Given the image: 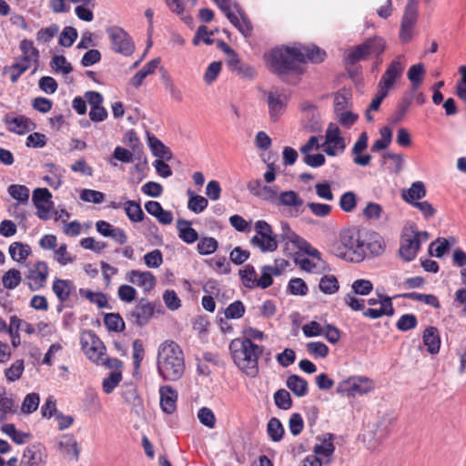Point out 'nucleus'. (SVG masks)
<instances>
[{"mask_svg":"<svg viewBox=\"0 0 466 466\" xmlns=\"http://www.w3.org/2000/svg\"><path fill=\"white\" fill-rule=\"evenodd\" d=\"M79 294L81 297H84L86 299H88L91 303L96 304L98 307V309L110 308L106 295L102 292H94L90 289H80Z\"/></svg>","mask_w":466,"mask_h":466,"instance_id":"36","label":"nucleus"},{"mask_svg":"<svg viewBox=\"0 0 466 466\" xmlns=\"http://www.w3.org/2000/svg\"><path fill=\"white\" fill-rule=\"evenodd\" d=\"M353 384L351 385V391L353 397L356 395H363L372 391L375 388L374 382L371 379L365 376H352Z\"/></svg>","mask_w":466,"mask_h":466,"instance_id":"31","label":"nucleus"},{"mask_svg":"<svg viewBox=\"0 0 466 466\" xmlns=\"http://www.w3.org/2000/svg\"><path fill=\"white\" fill-rule=\"evenodd\" d=\"M451 248V243L444 238H438L429 246V255L436 258H442Z\"/></svg>","mask_w":466,"mask_h":466,"instance_id":"38","label":"nucleus"},{"mask_svg":"<svg viewBox=\"0 0 466 466\" xmlns=\"http://www.w3.org/2000/svg\"><path fill=\"white\" fill-rule=\"evenodd\" d=\"M124 209L127 216V218L132 222H141L144 218L145 214L139 205V203L134 201V200H127L124 203Z\"/></svg>","mask_w":466,"mask_h":466,"instance_id":"39","label":"nucleus"},{"mask_svg":"<svg viewBox=\"0 0 466 466\" xmlns=\"http://www.w3.org/2000/svg\"><path fill=\"white\" fill-rule=\"evenodd\" d=\"M51 198L52 194L46 187H37L33 191L32 201L35 207L53 203Z\"/></svg>","mask_w":466,"mask_h":466,"instance_id":"60","label":"nucleus"},{"mask_svg":"<svg viewBox=\"0 0 466 466\" xmlns=\"http://www.w3.org/2000/svg\"><path fill=\"white\" fill-rule=\"evenodd\" d=\"M267 432L270 440L277 442L282 440L285 430L280 420L273 417L268 422Z\"/></svg>","mask_w":466,"mask_h":466,"instance_id":"40","label":"nucleus"},{"mask_svg":"<svg viewBox=\"0 0 466 466\" xmlns=\"http://www.w3.org/2000/svg\"><path fill=\"white\" fill-rule=\"evenodd\" d=\"M229 351L234 363L247 376L255 378L258 374V360L263 353V348L249 339H234L229 343Z\"/></svg>","mask_w":466,"mask_h":466,"instance_id":"3","label":"nucleus"},{"mask_svg":"<svg viewBox=\"0 0 466 466\" xmlns=\"http://www.w3.org/2000/svg\"><path fill=\"white\" fill-rule=\"evenodd\" d=\"M369 56L366 53L364 46L360 44L348 50V53L344 58V62L347 66H354L357 63L367 60Z\"/></svg>","mask_w":466,"mask_h":466,"instance_id":"35","label":"nucleus"},{"mask_svg":"<svg viewBox=\"0 0 466 466\" xmlns=\"http://www.w3.org/2000/svg\"><path fill=\"white\" fill-rule=\"evenodd\" d=\"M48 274L49 268L46 262L39 260L35 263L25 275L30 290L36 291L43 289L46 285Z\"/></svg>","mask_w":466,"mask_h":466,"instance_id":"8","label":"nucleus"},{"mask_svg":"<svg viewBox=\"0 0 466 466\" xmlns=\"http://www.w3.org/2000/svg\"><path fill=\"white\" fill-rule=\"evenodd\" d=\"M21 281V273L16 268H10L4 274L2 278L3 286L6 289H15L20 285Z\"/></svg>","mask_w":466,"mask_h":466,"instance_id":"46","label":"nucleus"},{"mask_svg":"<svg viewBox=\"0 0 466 466\" xmlns=\"http://www.w3.org/2000/svg\"><path fill=\"white\" fill-rule=\"evenodd\" d=\"M365 254L371 257L380 256L385 250V242L381 236L375 232L364 235Z\"/></svg>","mask_w":466,"mask_h":466,"instance_id":"16","label":"nucleus"},{"mask_svg":"<svg viewBox=\"0 0 466 466\" xmlns=\"http://www.w3.org/2000/svg\"><path fill=\"white\" fill-rule=\"evenodd\" d=\"M426 196V187L423 182H413L410 188L401 192L402 199L411 206Z\"/></svg>","mask_w":466,"mask_h":466,"instance_id":"23","label":"nucleus"},{"mask_svg":"<svg viewBox=\"0 0 466 466\" xmlns=\"http://www.w3.org/2000/svg\"><path fill=\"white\" fill-rule=\"evenodd\" d=\"M218 247V242L212 237L202 238L198 243L197 249L200 255H209L214 253Z\"/></svg>","mask_w":466,"mask_h":466,"instance_id":"52","label":"nucleus"},{"mask_svg":"<svg viewBox=\"0 0 466 466\" xmlns=\"http://www.w3.org/2000/svg\"><path fill=\"white\" fill-rule=\"evenodd\" d=\"M250 244L258 248L262 253L273 252L278 248L279 236L277 234L266 235V237L256 235L251 238Z\"/></svg>","mask_w":466,"mask_h":466,"instance_id":"20","label":"nucleus"},{"mask_svg":"<svg viewBox=\"0 0 466 466\" xmlns=\"http://www.w3.org/2000/svg\"><path fill=\"white\" fill-rule=\"evenodd\" d=\"M50 66L56 72H62L65 75H67L73 71L71 63L67 62L64 56H54L50 61Z\"/></svg>","mask_w":466,"mask_h":466,"instance_id":"57","label":"nucleus"},{"mask_svg":"<svg viewBox=\"0 0 466 466\" xmlns=\"http://www.w3.org/2000/svg\"><path fill=\"white\" fill-rule=\"evenodd\" d=\"M418 325L417 317L414 314H403L396 323V327L400 331L413 329Z\"/></svg>","mask_w":466,"mask_h":466,"instance_id":"64","label":"nucleus"},{"mask_svg":"<svg viewBox=\"0 0 466 466\" xmlns=\"http://www.w3.org/2000/svg\"><path fill=\"white\" fill-rule=\"evenodd\" d=\"M369 143V136L366 131H363L359 136L357 141L354 143L353 147L351 149V153L355 156L353 158V162L360 167H367L370 165L371 160V156L370 154H362L368 147Z\"/></svg>","mask_w":466,"mask_h":466,"instance_id":"11","label":"nucleus"},{"mask_svg":"<svg viewBox=\"0 0 466 466\" xmlns=\"http://www.w3.org/2000/svg\"><path fill=\"white\" fill-rule=\"evenodd\" d=\"M234 8L238 12L239 17L236 15V20H229V22L245 36L248 37L251 35L253 26L247 15L240 8L239 5L235 3Z\"/></svg>","mask_w":466,"mask_h":466,"instance_id":"26","label":"nucleus"},{"mask_svg":"<svg viewBox=\"0 0 466 466\" xmlns=\"http://www.w3.org/2000/svg\"><path fill=\"white\" fill-rule=\"evenodd\" d=\"M9 195L20 203H27L29 199V188L24 185L12 184L8 187Z\"/></svg>","mask_w":466,"mask_h":466,"instance_id":"48","label":"nucleus"},{"mask_svg":"<svg viewBox=\"0 0 466 466\" xmlns=\"http://www.w3.org/2000/svg\"><path fill=\"white\" fill-rule=\"evenodd\" d=\"M418 18V1L409 0L404 10L401 22L405 23V26L414 25Z\"/></svg>","mask_w":466,"mask_h":466,"instance_id":"45","label":"nucleus"},{"mask_svg":"<svg viewBox=\"0 0 466 466\" xmlns=\"http://www.w3.org/2000/svg\"><path fill=\"white\" fill-rule=\"evenodd\" d=\"M8 251L12 259L20 263L25 261L32 253L31 248L28 244H24L18 241L13 242L9 246Z\"/></svg>","mask_w":466,"mask_h":466,"instance_id":"32","label":"nucleus"},{"mask_svg":"<svg viewBox=\"0 0 466 466\" xmlns=\"http://www.w3.org/2000/svg\"><path fill=\"white\" fill-rule=\"evenodd\" d=\"M307 351L316 358H325L329 354V347L320 341H311L306 345Z\"/></svg>","mask_w":466,"mask_h":466,"instance_id":"63","label":"nucleus"},{"mask_svg":"<svg viewBox=\"0 0 466 466\" xmlns=\"http://www.w3.org/2000/svg\"><path fill=\"white\" fill-rule=\"evenodd\" d=\"M104 322L110 331L122 332L125 329V322L118 313L105 314Z\"/></svg>","mask_w":466,"mask_h":466,"instance_id":"44","label":"nucleus"},{"mask_svg":"<svg viewBox=\"0 0 466 466\" xmlns=\"http://www.w3.org/2000/svg\"><path fill=\"white\" fill-rule=\"evenodd\" d=\"M288 291L295 296H305L309 291V288L302 279L293 278L289 281Z\"/></svg>","mask_w":466,"mask_h":466,"instance_id":"58","label":"nucleus"},{"mask_svg":"<svg viewBox=\"0 0 466 466\" xmlns=\"http://www.w3.org/2000/svg\"><path fill=\"white\" fill-rule=\"evenodd\" d=\"M380 138L376 140L371 147L370 150L372 152H379L380 150L386 149L392 140V131L389 127H383L380 130Z\"/></svg>","mask_w":466,"mask_h":466,"instance_id":"41","label":"nucleus"},{"mask_svg":"<svg viewBox=\"0 0 466 466\" xmlns=\"http://www.w3.org/2000/svg\"><path fill=\"white\" fill-rule=\"evenodd\" d=\"M335 446L333 444V435L329 434L328 439H324L321 444H316L313 448L314 455H322L331 457L334 453Z\"/></svg>","mask_w":466,"mask_h":466,"instance_id":"51","label":"nucleus"},{"mask_svg":"<svg viewBox=\"0 0 466 466\" xmlns=\"http://www.w3.org/2000/svg\"><path fill=\"white\" fill-rule=\"evenodd\" d=\"M42 446L34 444L27 446L24 451L19 466H45Z\"/></svg>","mask_w":466,"mask_h":466,"instance_id":"14","label":"nucleus"},{"mask_svg":"<svg viewBox=\"0 0 466 466\" xmlns=\"http://www.w3.org/2000/svg\"><path fill=\"white\" fill-rule=\"evenodd\" d=\"M425 74L423 64L419 63L412 65L407 74L408 79L410 81L412 89L416 90L421 84L422 76Z\"/></svg>","mask_w":466,"mask_h":466,"instance_id":"43","label":"nucleus"},{"mask_svg":"<svg viewBox=\"0 0 466 466\" xmlns=\"http://www.w3.org/2000/svg\"><path fill=\"white\" fill-rule=\"evenodd\" d=\"M155 312L154 305L146 298L138 300L134 309L127 314V319L138 327L148 323Z\"/></svg>","mask_w":466,"mask_h":466,"instance_id":"7","label":"nucleus"},{"mask_svg":"<svg viewBox=\"0 0 466 466\" xmlns=\"http://www.w3.org/2000/svg\"><path fill=\"white\" fill-rule=\"evenodd\" d=\"M326 142L338 146L341 152L345 149L344 138L340 136V130L339 127L332 123H330L327 128Z\"/></svg>","mask_w":466,"mask_h":466,"instance_id":"42","label":"nucleus"},{"mask_svg":"<svg viewBox=\"0 0 466 466\" xmlns=\"http://www.w3.org/2000/svg\"><path fill=\"white\" fill-rule=\"evenodd\" d=\"M245 306L241 300H236L230 303L225 309L224 315L226 319H238L245 314Z\"/></svg>","mask_w":466,"mask_h":466,"instance_id":"55","label":"nucleus"},{"mask_svg":"<svg viewBox=\"0 0 466 466\" xmlns=\"http://www.w3.org/2000/svg\"><path fill=\"white\" fill-rule=\"evenodd\" d=\"M229 70L236 72L241 78L254 79L257 76V70L254 66L242 62L237 56L234 58H228L227 61Z\"/></svg>","mask_w":466,"mask_h":466,"instance_id":"17","label":"nucleus"},{"mask_svg":"<svg viewBox=\"0 0 466 466\" xmlns=\"http://www.w3.org/2000/svg\"><path fill=\"white\" fill-rule=\"evenodd\" d=\"M261 276L259 279H257L256 282H251V285H255V288L258 287L263 289L270 287L273 283V276H279V271L276 270L275 272L272 270V266H263L260 269Z\"/></svg>","mask_w":466,"mask_h":466,"instance_id":"37","label":"nucleus"},{"mask_svg":"<svg viewBox=\"0 0 466 466\" xmlns=\"http://www.w3.org/2000/svg\"><path fill=\"white\" fill-rule=\"evenodd\" d=\"M335 255L346 261L352 263H360L366 258L364 238H361V243H355L352 248L335 252Z\"/></svg>","mask_w":466,"mask_h":466,"instance_id":"21","label":"nucleus"},{"mask_svg":"<svg viewBox=\"0 0 466 466\" xmlns=\"http://www.w3.org/2000/svg\"><path fill=\"white\" fill-rule=\"evenodd\" d=\"M3 121L8 131L18 135H24L35 127V123L25 116H14L7 114Z\"/></svg>","mask_w":466,"mask_h":466,"instance_id":"10","label":"nucleus"},{"mask_svg":"<svg viewBox=\"0 0 466 466\" xmlns=\"http://www.w3.org/2000/svg\"><path fill=\"white\" fill-rule=\"evenodd\" d=\"M127 280L142 288L145 292L152 290L157 284V279L150 271H139L136 269H132L127 273Z\"/></svg>","mask_w":466,"mask_h":466,"instance_id":"12","label":"nucleus"},{"mask_svg":"<svg viewBox=\"0 0 466 466\" xmlns=\"http://www.w3.org/2000/svg\"><path fill=\"white\" fill-rule=\"evenodd\" d=\"M421 240L418 238V234L404 233L401 237L399 253L405 261H412L420 248Z\"/></svg>","mask_w":466,"mask_h":466,"instance_id":"9","label":"nucleus"},{"mask_svg":"<svg viewBox=\"0 0 466 466\" xmlns=\"http://www.w3.org/2000/svg\"><path fill=\"white\" fill-rule=\"evenodd\" d=\"M326 56L325 50L315 45L280 46L266 53L264 59L271 73L283 77L290 73H302L301 63L319 64Z\"/></svg>","mask_w":466,"mask_h":466,"instance_id":"1","label":"nucleus"},{"mask_svg":"<svg viewBox=\"0 0 466 466\" xmlns=\"http://www.w3.org/2000/svg\"><path fill=\"white\" fill-rule=\"evenodd\" d=\"M160 64V58L157 57L147 63L137 74L130 79L131 85L138 88L143 84L144 79L153 74Z\"/></svg>","mask_w":466,"mask_h":466,"instance_id":"30","label":"nucleus"},{"mask_svg":"<svg viewBox=\"0 0 466 466\" xmlns=\"http://www.w3.org/2000/svg\"><path fill=\"white\" fill-rule=\"evenodd\" d=\"M238 275L240 277V279L243 283V285L249 289H252L255 288V285H251V282H256L257 280V272L255 270V268L248 264L245 266L243 269H239Z\"/></svg>","mask_w":466,"mask_h":466,"instance_id":"54","label":"nucleus"},{"mask_svg":"<svg viewBox=\"0 0 466 466\" xmlns=\"http://www.w3.org/2000/svg\"><path fill=\"white\" fill-rule=\"evenodd\" d=\"M423 344L431 354H437L440 351L441 338L436 327H427L422 335Z\"/></svg>","mask_w":466,"mask_h":466,"instance_id":"22","label":"nucleus"},{"mask_svg":"<svg viewBox=\"0 0 466 466\" xmlns=\"http://www.w3.org/2000/svg\"><path fill=\"white\" fill-rule=\"evenodd\" d=\"M289 100V95L284 89H276L268 93L267 103L272 121L279 120L285 112Z\"/></svg>","mask_w":466,"mask_h":466,"instance_id":"6","label":"nucleus"},{"mask_svg":"<svg viewBox=\"0 0 466 466\" xmlns=\"http://www.w3.org/2000/svg\"><path fill=\"white\" fill-rule=\"evenodd\" d=\"M73 289L74 283L69 279L56 278L52 285V290L60 303H65L68 300Z\"/></svg>","mask_w":466,"mask_h":466,"instance_id":"25","label":"nucleus"},{"mask_svg":"<svg viewBox=\"0 0 466 466\" xmlns=\"http://www.w3.org/2000/svg\"><path fill=\"white\" fill-rule=\"evenodd\" d=\"M319 287L325 294H334L339 290V285L334 275H325L320 279Z\"/></svg>","mask_w":466,"mask_h":466,"instance_id":"50","label":"nucleus"},{"mask_svg":"<svg viewBox=\"0 0 466 466\" xmlns=\"http://www.w3.org/2000/svg\"><path fill=\"white\" fill-rule=\"evenodd\" d=\"M403 70V65L399 60H393L389 65L379 82L384 85L385 87L392 88L396 80L401 76Z\"/></svg>","mask_w":466,"mask_h":466,"instance_id":"19","label":"nucleus"},{"mask_svg":"<svg viewBox=\"0 0 466 466\" xmlns=\"http://www.w3.org/2000/svg\"><path fill=\"white\" fill-rule=\"evenodd\" d=\"M147 144L155 157L165 160H170L172 158L171 150L155 135L147 133Z\"/></svg>","mask_w":466,"mask_h":466,"instance_id":"27","label":"nucleus"},{"mask_svg":"<svg viewBox=\"0 0 466 466\" xmlns=\"http://www.w3.org/2000/svg\"><path fill=\"white\" fill-rule=\"evenodd\" d=\"M122 380L121 371H112L109 375L103 380L102 388L105 393L110 394L117 387Z\"/></svg>","mask_w":466,"mask_h":466,"instance_id":"56","label":"nucleus"},{"mask_svg":"<svg viewBox=\"0 0 466 466\" xmlns=\"http://www.w3.org/2000/svg\"><path fill=\"white\" fill-rule=\"evenodd\" d=\"M178 238L187 244H193L198 239V233L191 227V222L183 218L177 220Z\"/></svg>","mask_w":466,"mask_h":466,"instance_id":"24","label":"nucleus"},{"mask_svg":"<svg viewBox=\"0 0 466 466\" xmlns=\"http://www.w3.org/2000/svg\"><path fill=\"white\" fill-rule=\"evenodd\" d=\"M413 96L411 94H405L398 102L396 110L390 117L392 124L400 122L406 116L408 109L412 102Z\"/></svg>","mask_w":466,"mask_h":466,"instance_id":"33","label":"nucleus"},{"mask_svg":"<svg viewBox=\"0 0 466 466\" xmlns=\"http://www.w3.org/2000/svg\"><path fill=\"white\" fill-rule=\"evenodd\" d=\"M80 342L86 357L94 363L100 365L106 350L99 337L92 330H85L81 334Z\"/></svg>","mask_w":466,"mask_h":466,"instance_id":"5","label":"nucleus"},{"mask_svg":"<svg viewBox=\"0 0 466 466\" xmlns=\"http://www.w3.org/2000/svg\"><path fill=\"white\" fill-rule=\"evenodd\" d=\"M25 364L23 360H17L5 370V376L9 381L19 380L24 372Z\"/></svg>","mask_w":466,"mask_h":466,"instance_id":"59","label":"nucleus"},{"mask_svg":"<svg viewBox=\"0 0 466 466\" xmlns=\"http://www.w3.org/2000/svg\"><path fill=\"white\" fill-rule=\"evenodd\" d=\"M160 407L167 414H172L177 409L178 393L170 385H164L159 388Z\"/></svg>","mask_w":466,"mask_h":466,"instance_id":"13","label":"nucleus"},{"mask_svg":"<svg viewBox=\"0 0 466 466\" xmlns=\"http://www.w3.org/2000/svg\"><path fill=\"white\" fill-rule=\"evenodd\" d=\"M157 369L159 376L167 381L178 380L185 372V358L180 346L166 340L158 347Z\"/></svg>","mask_w":466,"mask_h":466,"instance_id":"2","label":"nucleus"},{"mask_svg":"<svg viewBox=\"0 0 466 466\" xmlns=\"http://www.w3.org/2000/svg\"><path fill=\"white\" fill-rule=\"evenodd\" d=\"M351 289L355 295L367 296L372 291L373 284L369 279H360L352 283Z\"/></svg>","mask_w":466,"mask_h":466,"instance_id":"62","label":"nucleus"},{"mask_svg":"<svg viewBox=\"0 0 466 466\" xmlns=\"http://www.w3.org/2000/svg\"><path fill=\"white\" fill-rule=\"evenodd\" d=\"M106 35L110 40L111 49L125 56H131L135 49V43L129 34L122 27L114 25L106 28Z\"/></svg>","mask_w":466,"mask_h":466,"instance_id":"4","label":"nucleus"},{"mask_svg":"<svg viewBox=\"0 0 466 466\" xmlns=\"http://www.w3.org/2000/svg\"><path fill=\"white\" fill-rule=\"evenodd\" d=\"M274 401L280 410H289L292 407V399L289 392L285 389H279L274 393Z\"/></svg>","mask_w":466,"mask_h":466,"instance_id":"53","label":"nucleus"},{"mask_svg":"<svg viewBox=\"0 0 466 466\" xmlns=\"http://www.w3.org/2000/svg\"><path fill=\"white\" fill-rule=\"evenodd\" d=\"M362 46H364L368 56L374 57L376 59L377 65H380L382 62L380 56L384 53L387 46L384 38L375 35L366 39L362 43Z\"/></svg>","mask_w":466,"mask_h":466,"instance_id":"15","label":"nucleus"},{"mask_svg":"<svg viewBox=\"0 0 466 466\" xmlns=\"http://www.w3.org/2000/svg\"><path fill=\"white\" fill-rule=\"evenodd\" d=\"M187 195L189 196L187 208L192 212L196 214L201 213L208 207V202L204 197L194 195V192L190 189L187 190Z\"/></svg>","mask_w":466,"mask_h":466,"instance_id":"47","label":"nucleus"},{"mask_svg":"<svg viewBox=\"0 0 466 466\" xmlns=\"http://www.w3.org/2000/svg\"><path fill=\"white\" fill-rule=\"evenodd\" d=\"M363 238L364 234L356 228L344 230L340 234V245L335 248L334 253L352 248L355 243H361V238Z\"/></svg>","mask_w":466,"mask_h":466,"instance_id":"18","label":"nucleus"},{"mask_svg":"<svg viewBox=\"0 0 466 466\" xmlns=\"http://www.w3.org/2000/svg\"><path fill=\"white\" fill-rule=\"evenodd\" d=\"M59 448L68 457L76 461L79 459L80 448L75 437L72 434H64L59 441Z\"/></svg>","mask_w":466,"mask_h":466,"instance_id":"29","label":"nucleus"},{"mask_svg":"<svg viewBox=\"0 0 466 466\" xmlns=\"http://www.w3.org/2000/svg\"><path fill=\"white\" fill-rule=\"evenodd\" d=\"M278 200L281 205L287 207L299 208L303 205V200L293 190L281 192Z\"/></svg>","mask_w":466,"mask_h":466,"instance_id":"49","label":"nucleus"},{"mask_svg":"<svg viewBox=\"0 0 466 466\" xmlns=\"http://www.w3.org/2000/svg\"><path fill=\"white\" fill-rule=\"evenodd\" d=\"M286 386L290 390L296 397L301 398L309 392L308 381L296 374L289 375L286 380Z\"/></svg>","mask_w":466,"mask_h":466,"instance_id":"28","label":"nucleus"},{"mask_svg":"<svg viewBox=\"0 0 466 466\" xmlns=\"http://www.w3.org/2000/svg\"><path fill=\"white\" fill-rule=\"evenodd\" d=\"M19 49L22 53L20 56H26L31 60H34L35 68L33 73L37 70L38 62H39V51L36 47L34 46V43L32 40L23 39L19 44Z\"/></svg>","mask_w":466,"mask_h":466,"instance_id":"34","label":"nucleus"},{"mask_svg":"<svg viewBox=\"0 0 466 466\" xmlns=\"http://www.w3.org/2000/svg\"><path fill=\"white\" fill-rule=\"evenodd\" d=\"M339 205L344 212H352L357 206L356 194L352 191L345 192L341 195Z\"/></svg>","mask_w":466,"mask_h":466,"instance_id":"61","label":"nucleus"}]
</instances>
